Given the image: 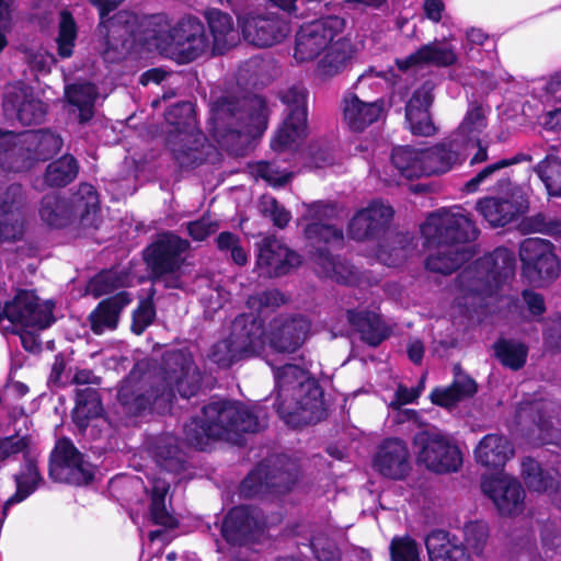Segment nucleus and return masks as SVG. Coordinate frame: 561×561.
<instances>
[{"label":"nucleus","instance_id":"32","mask_svg":"<svg viewBox=\"0 0 561 561\" xmlns=\"http://www.w3.org/2000/svg\"><path fill=\"white\" fill-rule=\"evenodd\" d=\"M346 318L348 323L360 334L362 341L370 346H378L391 334L390 327L375 311L348 309Z\"/></svg>","mask_w":561,"mask_h":561},{"label":"nucleus","instance_id":"21","mask_svg":"<svg viewBox=\"0 0 561 561\" xmlns=\"http://www.w3.org/2000/svg\"><path fill=\"white\" fill-rule=\"evenodd\" d=\"M392 217L393 209L390 205L374 201L353 216L348 234L357 241L376 238L388 228Z\"/></svg>","mask_w":561,"mask_h":561},{"label":"nucleus","instance_id":"64","mask_svg":"<svg viewBox=\"0 0 561 561\" xmlns=\"http://www.w3.org/2000/svg\"><path fill=\"white\" fill-rule=\"evenodd\" d=\"M259 207L261 214L268 217L278 228L286 227L291 218L290 213L271 195H263Z\"/></svg>","mask_w":561,"mask_h":561},{"label":"nucleus","instance_id":"37","mask_svg":"<svg viewBox=\"0 0 561 561\" xmlns=\"http://www.w3.org/2000/svg\"><path fill=\"white\" fill-rule=\"evenodd\" d=\"M51 461L60 469L69 470L78 483H88L93 478L92 471L83 460V456L69 439L62 438L57 442Z\"/></svg>","mask_w":561,"mask_h":561},{"label":"nucleus","instance_id":"53","mask_svg":"<svg viewBox=\"0 0 561 561\" xmlns=\"http://www.w3.org/2000/svg\"><path fill=\"white\" fill-rule=\"evenodd\" d=\"M169 483L160 479L154 482L150 503V517L156 525L174 528L178 525V520L165 507V495L169 492Z\"/></svg>","mask_w":561,"mask_h":561},{"label":"nucleus","instance_id":"55","mask_svg":"<svg viewBox=\"0 0 561 561\" xmlns=\"http://www.w3.org/2000/svg\"><path fill=\"white\" fill-rule=\"evenodd\" d=\"M67 101L79 108L80 121L88 122L93 116L95 101L94 88L91 84H72L66 90Z\"/></svg>","mask_w":561,"mask_h":561},{"label":"nucleus","instance_id":"49","mask_svg":"<svg viewBox=\"0 0 561 561\" xmlns=\"http://www.w3.org/2000/svg\"><path fill=\"white\" fill-rule=\"evenodd\" d=\"M157 463L170 472H180L184 469V454L178 446V439L171 435L160 437L154 446Z\"/></svg>","mask_w":561,"mask_h":561},{"label":"nucleus","instance_id":"4","mask_svg":"<svg viewBox=\"0 0 561 561\" xmlns=\"http://www.w3.org/2000/svg\"><path fill=\"white\" fill-rule=\"evenodd\" d=\"M157 385L158 400L168 405L179 393L191 398L201 389L203 374L192 352L187 348L167 351L157 374H151Z\"/></svg>","mask_w":561,"mask_h":561},{"label":"nucleus","instance_id":"16","mask_svg":"<svg viewBox=\"0 0 561 561\" xmlns=\"http://www.w3.org/2000/svg\"><path fill=\"white\" fill-rule=\"evenodd\" d=\"M307 95L302 85H293L280 95L287 108L272 140H304L308 136Z\"/></svg>","mask_w":561,"mask_h":561},{"label":"nucleus","instance_id":"62","mask_svg":"<svg viewBox=\"0 0 561 561\" xmlns=\"http://www.w3.org/2000/svg\"><path fill=\"white\" fill-rule=\"evenodd\" d=\"M389 549L391 561H421L419 546L411 537H394Z\"/></svg>","mask_w":561,"mask_h":561},{"label":"nucleus","instance_id":"28","mask_svg":"<svg viewBox=\"0 0 561 561\" xmlns=\"http://www.w3.org/2000/svg\"><path fill=\"white\" fill-rule=\"evenodd\" d=\"M22 199L23 190L20 184L8 186L0 198V238L4 241H16L23 237Z\"/></svg>","mask_w":561,"mask_h":561},{"label":"nucleus","instance_id":"30","mask_svg":"<svg viewBox=\"0 0 561 561\" xmlns=\"http://www.w3.org/2000/svg\"><path fill=\"white\" fill-rule=\"evenodd\" d=\"M343 102L344 122L355 133L364 131L368 126L376 123L385 112V100L382 98L366 102L360 100L357 94L351 93L344 98Z\"/></svg>","mask_w":561,"mask_h":561},{"label":"nucleus","instance_id":"18","mask_svg":"<svg viewBox=\"0 0 561 561\" xmlns=\"http://www.w3.org/2000/svg\"><path fill=\"white\" fill-rule=\"evenodd\" d=\"M221 533L232 545H247L257 541L264 534V519L255 508L237 506L226 515Z\"/></svg>","mask_w":561,"mask_h":561},{"label":"nucleus","instance_id":"39","mask_svg":"<svg viewBox=\"0 0 561 561\" xmlns=\"http://www.w3.org/2000/svg\"><path fill=\"white\" fill-rule=\"evenodd\" d=\"M491 108L478 100L470 101L466 114L454 131L455 140H482Z\"/></svg>","mask_w":561,"mask_h":561},{"label":"nucleus","instance_id":"17","mask_svg":"<svg viewBox=\"0 0 561 561\" xmlns=\"http://www.w3.org/2000/svg\"><path fill=\"white\" fill-rule=\"evenodd\" d=\"M2 108L7 117H15L25 126L41 124L47 114V104L34 98L32 89L22 82L7 87Z\"/></svg>","mask_w":561,"mask_h":561},{"label":"nucleus","instance_id":"61","mask_svg":"<svg viewBox=\"0 0 561 561\" xmlns=\"http://www.w3.org/2000/svg\"><path fill=\"white\" fill-rule=\"evenodd\" d=\"M207 357L221 368H229L242 359L228 337L214 343L208 351Z\"/></svg>","mask_w":561,"mask_h":561},{"label":"nucleus","instance_id":"10","mask_svg":"<svg viewBox=\"0 0 561 561\" xmlns=\"http://www.w3.org/2000/svg\"><path fill=\"white\" fill-rule=\"evenodd\" d=\"M519 256L523 274L535 286H543L554 280L561 271V264L548 240L529 238L522 242Z\"/></svg>","mask_w":561,"mask_h":561},{"label":"nucleus","instance_id":"58","mask_svg":"<svg viewBox=\"0 0 561 561\" xmlns=\"http://www.w3.org/2000/svg\"><path fill=\"white\" fill-rule=\"evenodd\" d=\"M522 473L530 490L542 492L552 485V478L546 474L539 463L531 458L522 462Z\"/></svg>","mask_w":561,"mask_h":561},{"label":"nucleus","instance_id":"59","mask_svg":"<svg viewBox=\"0 0 561 561\" xmlns=\"http://www.w3.org/2000/svg\"><path fill=\"white\" fill-rule=\"evenodd\" d=\"M528 159L529 158L526 154L518 153V154L513 156L512 158L502 159V160H500V161H497L495 163L489 164L484 169H482L477 175H474L472 179H470L465 184L463 188H465V191L467 193H473V192H476L479 188V186L481 184H483L486 181H489L491 179V176L496 171H500L503 168L516 164V163H518L520 161L528 160Z\"/></svg>","mask_w":561,"mask_h":561},{"label":"nucleus","instance_id":"35","mask_svg":"<svg viewBox=\"0 0 561 561\" xmlns=\"http://www.w3.org/2000/svg\"><path fill=\"white\" fill-rule=\"evenodd\" d=\"M66 201L72 213L71 222L79 220L82 227H92L96 224L99 195L91 184L81 183L75 193L66 197Z\"/></svg>","mask_w":561,"mask_h":561},{"label":"nucleus","instance_id":"11","mask_svg":"<svg viewBox=\"0 0 561 561\" xmlns=\"http://www.w3.org/2000/svg\"><path fill=\"white\" fill-rule=\"evenodd\" d=\"M414 444L417 448V460L434 472L457 471L462 463L459 448L437 430L419 433Z\"/></svg>","mask_w":561,"mask_h":561},{"label":"nucleus","instance_id":"5","mask_svg":"<svg viewBox=\"0 0 561 561\" xmlns=\"http://www.w3.org/2000/svg\"><path fill=\"white\" fill-rule=\"evenodd\" d=\"M188 240L171 231L161 232L145 250V260L151 270L153 280L167 288H181L182 266L190 250Z\"/></svg>","mask_w":561,"mask_h":561},{"label":"nucleus","instance_id":"29","mask_svg":"<svg viewBox=\"0 0 561 561\" xmlns=\"http://www.w3.org/2000/svg\"><path fill=\"white\" fill-rule=\"evenodd\" d=\"M272 149L283 157L305 167L321 168L333 162L325 142H272Z\"/></svg>","mask_w":561,"mask_h":561},{"label":"nucleus","instance_id":"41","mask_svg":"<svg viewBox=\"0 0 561 561\" xmlns=\"http://www.w3.org/2000/svg\"><path fill=\"white\" fill-rule=\"evenodd\" d=\"M557 404L549 400H538L534 402H523L516 411V420L520 426L534 431L531 425L540 432H548L552 422V413Z\"/></svg>","mask_w":561,"mask_h":561},{"label":"nucleus","instance_id":"24","mask_svg":"<svg viewBox=\"0 0 561 561\" xmlns=\"http://www.w3.org/2000/svg\"><path fill=\"white\" fill-rule=\"evenodd\" d=\"M481 486L502 515H513L523 511L525 491L515 478H488L482 481Z\"/></svg>","mask_w":561,"mask_h":561},{"label":"nucleus","instance_id":"63","mask_svg":"<svg viewBox=\"0 0 561 561\" xmlns=\"http://www.w3.org/2000/svg\"><path fill=\"white\" fill-rule=\"evenodd\" d=\"M216 244L219 251L230 254L231 260L238 265H244L248 262V253L241 247L238 236L232 232L224 231L216 238Z\"/></svg>","mask_w":561,"mask_h":561},{"label":"nucleus","instance_id":"47","mask_svg":"<svg viewBox=\"0 0 561 561\" xmlns=\"http://www.w3.org/2000/svg\"><path fill=\"white\" fill-rule=\"evenodd\" d=\"M79 169L72 154H64L46 167L44 182L49 187H65L77 179Z\"/></svg>","mask_w":561,"mask_h":561},{"label":"nucleus","instance_id":"50","mask_svg":"<svg viewBox=\"0 0 561 561\" xmlns=\"http://www.w3.org/2000/svg\"><path fill=\"white\" fill-rule=\"evenodd\" d=\"M71 210L66 197L51 193L43 197L39 215L43 221L51 227L61 228L71 224Z\"/></svg>","mask_w":561,"mask_h":561},{"label":"nucleus","instance_id":"60","mask_svg":"<svg viewBox=\"0 0 561 561\" xmlns=\"http://www.w3.org/2000/svg\"><path fill=\"white\" fill-rule=\"evenodd\" d=\"M184 440L201 450H204L210 440H215L204 419H193L184 425Z\"/></svg>","mask_w":561,"mask_h":561},{"label":"nucleus","instance_id":"23","mask_svg":"<svg viewBox=\"0 0 561 561\" xmlns=\"http://www.w3.org/2000/svg\"><path fill=\"white\" fill-rule=\"evenodd\" d=\"M227 337L242 359L260 354L264 350L265 334L263 323L252 314L236 317Z\"/></svg>","mask_w":561,"mask_h":561},{"label":"nucleus","instance_id":"48","mask_svg":"<svg viewBox=\"0 0 561 561\" xmlns=\"http://www.w3.org/2000/svg\"><path fill=\"white\" fill-rule=\"evenodd\" d=\"M102 412V404L95 389L84 388L76 392V407L72 411L73 422L80 430L88 425L90 419L96 417Z\"/></svg>","mask_w":561,"mask_h":561},{"label":"nucleus","instance_id":"56","mask_svg":"<svg viewBox=\"0 0 561 561\" xmlns=\"http://www.w3.org/2000/svg\"><path fill=\"white\" fill-rule=\"evenodd\" d=\"M19 454L23 456V460L34 455L32 451V440L28 435L14 434L0 437L1 463L14 459Z\"/></svg>","mask_w":561,"mask_h":561},{"label":"nucleus","instance_id":"44","mask_svg":"<svg viewBox=\"0 0 561 561\" xmlns=\"http://www.w3.org/2000/svg\"><path fill=\"white\" fill-rule=\"evenodd\" d=\"M477 392V385L467 375L456 374L454 382L446 388H436L431 393L433 403L443 408H453L459 401L472 397Z\"/></svg>","mask_w":561,"mask_h":561},{"label":"nucleus","instance_id":"6","mask_svg":"<svg viewBox=\"0 0 561 561\" xmlns=\"http://www.w3.org/2000/svg\"><path fill=\"white\" fill-rule=\"evenodd\" d=\"M423 142L400 145L393 148L391 162L398 172L407 179L447 172L456 160L455 153L446 142L431 147Z\"/></svg>","mask_w":561,"mask_h":561},{"label":"nucleus","instance_id":"13","mask_svg":"<svg viewBox=\"0 0 561 561\" xmlns=\"http://www.w3.org/2000/svg\"><path fill=\"white\" fill-rule=\"evenodd\" d=\"M157 397V385L151 374H140L133 370L123 380L118 392L117 400L127 415H139L151 405L158 410L168 408L167 403H162Z\"/></svg>","mask_w":561,"mask_h":561},{"label":"nucleus","instance_id":"45","mask_svg":"<svg viewBox=\"0 0 561 561\" xmlns=\"http://www.w3.org/2000/svg\"><path fill=\"white\" fill-rule=\"evenodd\" d=\"M14 481L16 484V491L7 500L3 507V514H5L9 506L20 503L31 495L42 481L35 455H32L24 460L21 471L14 476Z\"/></svg>","mask_w":561,"mask_h":561},{"label":"nucleus","instance_id":"43","mask_svg":"<svg viewBox=\"0 0 561 561\" xmlns=\"http://www.w3.org/2000/svg\"><path fill=\"white\" fill-rule=\"evenodd\" d=\"M425 545L431 561H470L465 548L453 542L446 531H432Z\"/></svg>","mask_w":561,"mask_h":561},{"label":"nucleus","instance_id":"19","mask_svg":"<svg viewBox=\"0 0 561 561\" xmlns=\"http://www.w3.org/2000/svg\"><path fill=\"white\" fill-rule=\"evenodd\" d=\"M239 25L244 41L259 48L279 43L288 33L287 23L273 13H248L239 21Z\"/></svg>","mask_w":561,"mask_h":561},{"label":"nucleus","instance_id":"38","mask_svg":"<svg viewBox=\"0 0 561 561\" xmlns=\"http://www.w3.org/2000/svg\"><path fill=\"white\" fill-rule=\"evenodd\" d=\"M477 209L491 226L503 227L523 211V206L513 197H485L477 203Z\"/></svg>","mask_w":561,"mask_h":561},{"label":"nucleus","instance_id":"1","mask_svg":"<svg viewBox=\"0 0 561 561\" xmlns=\"http://www.w3.org/2000/svg\"><path fill=\"white\" fill-rule=\"evenodd\" d=\"M421 233L428 247H437L427 256L426 268L448 275L471 259L472 252L468 243L477 238L478 229L468 214L460 206H455L428 215L421 226Z\"/></svg>","mask_w":561,"mask_h":561},{"label":"nucleus","instance_id":"20","mask_svg":"<svg viewBox=\"0 0 561 561\" xmlns=\"http://www.w3.org/2000/svg\"><path fill=\"white\" fill-rule=\"evenodd\" d=\"M300 262L299 254L275 238H265L259 247L256 267L265 277L285 275Z\"/></svg>","mask_w":561,"mask_h":561},{"label":"nucleus","instance_id":"46","mask_svg":"<svg viewBox=\"0 0 561 561\" xmlns=\"http://www.w3.org/2000/svg\"><path fill=\"white\" fill-rule=\"evenodd\" d=\"M316 271L323 277L341 284H352L355 280L354 271L343 261L331 255L327 250L319 249L313 254Z\"/></svg>","mask_w":561,"mask_h":561},{"label":"nucleus","instance_id":"12","mask_svg":"<svg viewBox=\"0 0 561 561\" xmlns=\"http://www.w3.org/2000/svg\"><path fill=\"white\" fill-rule=\"evenodd\" d=\"M343 24V20L334 15L302 24L295 36L294 58L298 62L314 60L333 42Z\"/></svg>","mask_w":561,"mask_h":561},{"label":"nucleus","instance_id":"31","mask_svg":"<svg viewBox=\"0 0 561 561\" xmlns=\"http://www.w3.org/2000/svg\"><path fill=\"white\" fill-rule=\"evenodd\" d=\"M203 14L211 35L210 55H225L237 43V31L232 16L216 8L207 9Z\"/></svg>","mask_w":561,"mask_h":561},{"label":"nucleus","instance_id":"25","mask_svg":"<svg viewBox=\"0 0 561 561\" xmlns=\"http://www.w3.org/2000/svg\"><path fill=\"white\" fill-rule=\"evenodd\" d=\"M336 207L329 203H314L308 209V216L313 220L306 228V236L317 250L324 244H341L343 232L331 220L336 216ZM316 251L314 253H317Z\"/></svg>","mask_w":561,"mask_h":561},{"label":"nucleus","instance_id":"51","mask_svg":"<svg viewBox=\"0 0 561 561\" xmlns=\"http://www.w3.org/2000/svg\"><path fill=\"white\" fill-rule=\"evenodd\" d=\"M78 37V25L68 9L59 12L58 34L56 38L57 54L60 58H70L73 55Z\"/></svg>","mask_w":561,"mask_h":561},{"label":"nucleus","instance_id":"22","mask_svg":"<svg viewBox=\"0 0 561 561\" xmlns=\"http://www.w3.org/2000/svg\"><path fill=\"white\" fill-rule=\"evenodd\" d=\"M311 323L304 316L279 317L270 324L268 341L280 353H293L306 341Z\"/></svg>","mask_w":561,"mask_h":561},{"label":"nucleus","instance_id":"15","mask_svg":"<svg viewBox=\"0 0 561 561\" xmlns=\"http://www.w3.org/2000/svg\"><path fill=\"white\" fill-rule=\"evenodd\" d=\"M172 46L178 50L182 62H192L210 53V41L205 24L193 14L181 18L172 26Z\"/></svg>","mask_w":561,"mask_h":561},{"label":"nucleus","instance_id":"52","mask_svg":"<svg viewBox=\"0 0 561 561\" xmlns=\"http://www.w3.org/2000/svg\"><path fill=\"white\" fill-rule=\"evenodd\" d=\"M493 350L500 363L512 370H519L526 364L528 347L524 343L502 339L494 343Z\"/></svg>","mask_w":561,"mask_h":561},{"label":"nucleus","instance_id":"27","mask_svg":"<svg viewBox=\"0 0 561 561\" xmlns=\"http://www.w3.org/2000/svg\"><path fill=\"white\" fill-rule=\"evenodd\" d=\"M296 480L297 472L293 463L286 469L275 467L271 471L261 465L243 480L242 491L249 496L262 492L264 488L272 489L275 493H286Z\"/></svg>","mask_w":561,"mask_h":561},{"label":"nucleus","instance_id":"26","mask_svg":"<svg viewBox=\"0 0 561 561\" xmlns=\"http://www.w3.org/2000/svg\"><path fill=\"white\" fill-rule=\"evenodd\" d=\"M374 468L389 479L405 478L411 469L407 444L398 438L385 440L374 457Z\"/></svg>","mask_w":561,"mask_h":561},{"label":"nucleus","instance_id":"34","mask_svg":"<svg viewBox=\"0 0 561 561\" xmlns=\"http://www.w3.org/2000/svg\"><path fill=\"white\" fill-rule=\"evenodd\" d=\"M130 301L129 294L121 291L99 302L88 318L92 332L101 335L105 331H114L118 325L121 312Z\"/></svg>","mask_w":561,"mask_h":561},{"label":"nucleus","instance_id":"14","mask_svg":"<svg viewBox=\"0 0 561 561\" xmlns=\"http://www.w3.org/2000/svg\"><path fill=\"white\" fill-rule=\"evenodd\" d=\"M53 305L39 302L33 290L20 289L3 306L4 318L25 328L46 329L54 322Z\"/></svg>","mask_w":561,"mask_h":561},{"label":"nucleus","instance_id":"2","mask_svg":"<svg viewBox=\"0 0 561 561\" xmlns=\"http://www.w3.org/2000/svg\"><path fill=\"white\" fill-rule=\"evenodd\" d=\"M277 412L293 426L318 422L323 414L322 390L306 369L286 364L274 369Z\"/></svg>","mask_w":561,"mask_h":561},{"label":"nucleus","instance_id":"3","mask_svg":"<svg viewBox=\"0 0 561 561\" xmlns=\"http://www.w3.org/2000/svg\"><path fill=\"white\" fill-rule=\"evenodd\" d=\"M210 133L214 140H259L268 125L263 98L221 95L211 104Z\"/></svg>","mask_w":561,"mask_h":561},{"label":"nucleus","instance_id":"33","mask_svg":"<svg viewBox=\"0 0 561 561\" xmlns=\"http://www.w3.org/2000/svg\"><path fill=\"white\" fill-rule=\"evenodd\" d=\"M457 54L451 46L440 45L432 42L422 45L414 53L403 59H397L396 65L401 71L412 67L431 65L435 67H450L457 62Z\"/></svg>","mask_w":561,"mask_h":561},{"label":"nucleus","instance_id":"57","mask_svg":"<svg viewBox=\"0 0 561 561\" xmlns=\"http://www.w3.org/2000/svg\"><path fill=\"white\" fill-rule=\"evenodd\" d=\"M538 174L545 183L548 194L561 197V160L557 157L548 156L538 164Z\"/></svg>","mask_w":561,"mask_h":561},{"label":"nucleus","instance_id":"54","mask_svg":"<svg viewBox=\"0 0 561 561\" xmlns=\"http://www.w3.org/2000/svg\"><path fill=\"white\" fill-rule=\"evenodd\" d=\"M142 36L146 42L153 43L157 48L167 49L172 46V27L162 15H151L142 24Z\"/></svg>","mask_w":561,"mask_h":561},{"label":"nucleus","instance_id":"42","mask_svg":"<svg viewBox=\"0 0 561 561\" xmlns=\"http://www.w3.org/2000/svg\"><path fill=\"white\" fill-rule=\"evenodd\" d=\"M414 238L409 232L392 233L378 249L377 259L387 266H399L414 250Z\"/></svg>","mask_w":561,"mask_h":561},{"label":"nucleus","instance_id":"9","mask_svg":"<svg viewBox=\"0 0 561 561\" xmlns=\"http://www.w3.org/2000/svg\"><path fill=\"white\" fill-rule=\"evenodd\" d=\"M202 413L215 440L237 443L240 433L262 427L259 415L239 402L214 401Z\"/></svg>","mask_w":561,"mask_h":561},{"label":"nucleus","instance_id":"40","mask_svg":"<svg viewBox=\"0 0 561 561\" xmlns=\"http://www.w3.org/2000/svg\"><path fill=\"white\" fill-rule=\"evenodd\" d=\"M354 54L350 39L340 38L332 42L323 58L318 62L317 76L323 80L341 73L351 61Z\"/></svg>","mask_w":561,"mask_h":561},{"label":"nucleus","instance_id":"36","mask_svg":"<svg viewBox=\"0 0 561 561\" xmlns=\"http://www.w3.org/2000/svg\"><path fill=\"white\" fill-rule=\"evenodd\" d=\"M476 459L488 468H501L514 456L510 440L500 434H488L474 449Z\"/></svg>","mask_w":561,"mask_h":561},{"label":"nucleus","instance_id":"8","mask_svg":"<svg viewBox=\"0 0 561 561\" xmlns=\"http://www.w3.org/2000/svg\"><path fill=\"white\" fill-rule=\"evenodd\" d=\"M515 262L512 251L497 248L473 266L463 270L458 276L459 286L466 294L491 295L502 282L514 276Z\"/></svg>","mask_w":561,"mask_h":561},{"label":"nucleus","instance_id":"7","mask_svg":"<svg viewBox=\"0 0 561 561\" xmlns=\"http://www.w3.org/2000/svg\"><path fill=\"white\" fill-rule=\"evenodd\" d=\"M99 11V24L96 26L98 35L102 38V56L107 61H116L121 58L127 45L135 36V26L137 16L128 10H121L113 16L121 0H88Z\"/></svg>","mask_w":561,"mask_h":561}]
</instances>
